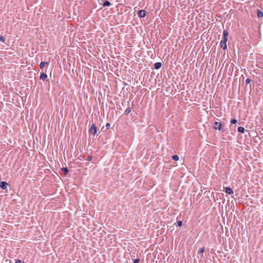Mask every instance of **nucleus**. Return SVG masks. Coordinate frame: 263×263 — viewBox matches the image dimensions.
Segmentation results:
<instances>
[{
	"label": "nucleus",
	"mask_w": 263,
	"mask_h": 263,
	"mask_svg": "<svg viewBox=\"0 0 263 263\" xmlns=\"http://www.w3.org/2000/svg\"><path fill=\"white\" fill-rule=\"evenodd\" d=\"M8 185L7 182L5 181H1L0 182V187L2 189H6L7 187V186Z\"/></svg>",
	"instance_id": "5"
},
{
	"label": "nucleus",
	"mask_w": 263,
	"mask_h": 263,
	"mask_svg": "<svg viewBox=\"0 0 263 263\" xmlns=\"http://www.w3.org/2000/svg\"><path fill=\"white\" fill-rule=\"evenodd\" d=\"M224 124L221 123H219L217 121L215 122L214 123V128L216 130H218L219 131H223V126Z\"/></svg>",
	"instance_id": "2"
},
{
	"label": "nucleus",
	"mask_w": 263,
	"mask_h": 263,
	"mask_svg": "<svg viewBox=\"0 0 263 263\" xmlns=\"http://www.w3.org/2000/svg\"><path fill=\"white\" fill-rule=\"evenodd\" d=\"M86 160L88 161H90L92 160V156L89 155L87 157Z\"/></svg>",
	"instance_id": "22"
},
{
	"label": "nucleus",
	"mask_w": 263,
	"mask_h": 263,
	"mask_svg": "<svg viewBox=\"0 0 263 263\" xmlns=\"http://www.w3.org/2000/svg\"><path fill=\"white\" fill-rule=\"evenodd\" d=\"M251 79H248H248H247L246 80V84H248L250 83H251Z\"/></svg>",
	"instance_id": "23"
},
{
	"label": "nucleus",
	"mask_w": 263,
	"mask_h": 263,
	"mask_svg": "<svg viewBox=\"0 0 263 263\" xmlns=\"http://www.w3.org/2000/svg\"><path fill=\"white\" fill-rule=\"evenodd\" d=\"M137 14L139 17L143 18L146 16L147 11L144 10H140L137 12Z\"/></svg>",
	"instance_id": "4"
},
{
	"label": "nucleus",
	"mask_w": 263,
	"mask_h": 263,
	"mask_svg": "<svg viewBox=\"0 0 263 263\" xmlns=\"http://www.w3.org/2000/svg\"><path fill=\"white\" fill-rule=\"evenodd\" d=\"M172 159L175 161H178L179 160V157L178 155H175L172 156Z\"/></svg>",
	"instance_id": "16"
},
{
	"label": "nucleus",
	"mask_w": 263,
	"mask_h": 263,
	"mask_svg": "<svg viewBox=\"0 0 263 263\" xmlns=\"http://www.w3.org/2000/svg\"><path fill=\"white\" fill-rule=\"evenodd\" d=\"M47 75L46 73L45 72H42L40 74V80H42L43 81H45L47 79Z\"/></svg>",
	"instance_id": "6"
},
{
	"label": "nucleus",
	"mask_w": 263,
	"mask_h": 263,
	"mask_svg": "<svg viewBox=\"0 0 263 263\" xmlns=\"http://www.w3.org/2000/svg\"><path fill=\"white\" fill-rule=\"evenodd\" d=\"M15 263H24V262L20 259H17L15 260Z\"/></svg>",
	"instance_id": "20"
},
{
	"label": "nucleus",
	"mask_w": 263,
	"mask_h": 263,
	"mask_svg": "<svg viewBox=\"0 0 263 263\" xmlns=\"http://www.w3.org/2000/svg\"><path fill=\"white\" fill-rule=\"evenodd\" d=\"M61 170L64 172L65 175L67 174L69 172V170L67 167H63Z\"/></svg>",
	"instance_id": "15"
},
{
	"label": "nucleus",
	"mask_w": 263,
	"mask_h": 263,
	"mask_svg": "<svg viewBox=\"0 0 263 263\" xmlns=\"http://www.w3.org/2000/svg\"><path fill=\"white\" fill-rule=\"evenodd\" d=\"M229 35V32L227 30H224L223 31V35L221 41L225 42L227 43L228 41V37Z\"/></svg>",
	"instance_id": "3"
},
{
	"label": "nucleus",
	"mask_w": 263,
	"mask_h": 263,
	"mask_svg": "<svg viewBox=\"0 0 263 263\" xmlns=\"http://www.w3.org/2000/svg\"><path fill=\"white\" fill-rule=\"evenodd\" d=\"M225 192L226 193H228L230 195L233 194L234 193L232 189L230 188V187H226Z\"/></svg>",
	"instance_id": "8"
},
{
	"label": "nucleus",
	"mask_w": 263,
	"mask_h": 263,
	"mask_svg": "<svg viewBox=\"0 0 263 263\" xmlns=\"http://www.w3.org/2000/svg\"><path fill=\"white\" fill-rule=\"evenodd\" d=\"M182 225V221L180 220L177 222V227H181Z\"/></svg>",
	"instance_id": "19"
},
{
	"label": "nucleus",
	"mask_w": 263,
	"mask_h": 263,
	"mask_svg": "<svg viewBox=\"0 0 263 263\" xmlns=\"http://www.w3.org/2000/svg\"><path fill=\"white\" fill-rule=\"evenodd\" d=\"M88 132L89 134L93 135V136L98 135V128L96 127L95 124L92 123L91 125L90 128L89 129Z\"/></svg>",
	"instance_id": "1"
},
{
	"label": "nucleus",
	"mask_w": 263,
	"mask_h": 263,
	"mask_svg": "<svg viewBox=\"0 0 263 263\" xmlns=\"http://www.w3.org/2000/svg\"><path fill=\"white\" fill-rule=\"evenodd\" d=\"M237 130L239 133H244L245 129L243 127L239 126L238 127Z\"/></svg>",
	"instance_id": "13"
},
{
	"label": "nucleus",
	"mask_w": 263,
	"mask_h": 263,
	"mask_svg": "<svg viewBox=\"0 0 263 263\" xmlns=\"http://www.w3.org/2000/svg\"><path fill=\"white\" fill-rule=\"evenodd\" d=\"M257 16L258 17H263V12L260 10H257Z\"/></svg>",
	"instance_id": "14"
},
{
	"label": "nucleus",
	"mask_w": 263,
	"mask_h": 263,
	"mask_svg": "<svg viewBox=\"0 0 263 263\" xmlns=\"http://www.w3.org/2000/svg\"><path fill=\"white\" fill-rule=\"evenodd\" d=\"M139 259H136L134 260V263H139Z\"/></svg>",
	"instance_id": "25"
},
{
	"label": "nucleus",
	"mask_w": 263,
	"mask_h": 263,
	"mask_svg": "<svg viewBox=\"0 0 263 263\" xmlns=\"http://www.w3.org/2000/svg\"><path fill=\"white\" fill-rule=\"evenodd\" d=\"M162 66V63L161 62H157L154 65V68L155 69H159Z\"/></svg>",
	"instance_id": "7"
},
{
	"label": "nucleus",
	"mask_w": 263,
	"mask_h": 263,
	"mask_svg": "<svg viewBox=\"0 0 263 263\" xmlns=\"http://www.w3.org/2000/svg\"><path fill=\"white\" fill-rule=\"evenodd\" d=\"M111 5V3L108 1H106L103 4H102V6L103 7H107V6H110Z\"/></svg>",
	"instance_id": "12"
},
{
	"label": "nucleus",
	"mask_w": 263,
	"mask_h": 263,
	"mask_svg": "<svg viewBox=\"0 0 263 263\" xmlns=\"http://www.w3.org/2000/svg\"><path fill=\"white\" fill-rule=\"evenodd\" d=\"M220 47L224 50L227 48V43L223 41H220Z\"/></svg>",
	"instance_id": "9"
},
{
	"label": "nucleus",
	"mask_w": 263,
	"mask_h": 263,
	"mask_svg": "<svg viewBox=\"0 0 263 263\" xmlns=\"http://www.w3.org/2000/svg\"><path fill=\"white\" fill-rule=\"evenodd\" d=\"M205 251V248L202 247L198 250V253H203Z\"/></svg>",
	"instance_id": "17"
},
{
	"label": "nucleus",
	"mask_w": 263,
	"mask_h": 263,
	"mask_svg": "<svg viewBox=\"0 0 263 263\" xmlns=\"http://www.w3.org/2000/svg\"><path fill=\"white\" fill-rule=\"evenodd\" d=\"M237 122V120L235 119H233L231 120V123L232 124H236Z\"/></svg>",
	"instance_id": "18"
},
{
	"label": "nucleus",
	"mask_w": 263,
	"mask_h": 263,
	"mask_svg": "<svg viewBox=\"0 0 263 263\" xmlns=\"http://www.w3.org/2000/svg\"><path fill=\"white\" fill-rule=\"evenodd\" d=\"M110 124L109 123L106 124L105 127L106 129H108L110 127Z\"/></svg>",
	"instance_id": "24"
},
{
	"label": "nucleus",
	"mask_w": 263,
	"mask_h": 263,
	"mask_svg": "<svg viewBox=\"0 0 263 263\" xmlns=\"http://www.w3.org/2000/svg\"><path fill=\"white\" fill-rule=\"evenodd\" d=\"M0 41L2 42L3 43H4L5 41V39L3 37V36H2L1 35H0Z\"/></svg>",
	"instance_id": "21"
},
{
	"label": "nucleus",
	"mask_w": 263,
	"mask_h": 263,
	"mask_svg": "<svg viewBox=\"0 0 263 263\" xmlns=\"http://www.w3.org/2000/svg\"><path fill=\"white\" fill-rule=\"evenodd\" d=\"M132 107H128L126 109V110L124 111V115H128L132 111Z\"/></svg>",
	"instance_id": "10"
},
{
	"label": "nucleus",
	"mask_w": 263,
	"mask_h": 263,
	"mask_svg": "<svg viewBox=\"0 0 263 263\" xmlns=\"http://www.w3.org/2000/svg\"><path fill=\"white\" fill-rule=\"evenodd\" d=\"M49 65V63L48 62H41L40 64V67L41 69H43L44 68V67L46 65Z\"/></svg>",
	"instance_id": "11"
}]
</instances>
